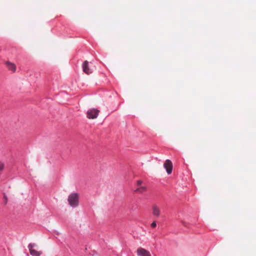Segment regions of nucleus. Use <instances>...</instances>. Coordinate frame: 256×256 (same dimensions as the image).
<instances>
[{
  "instance_id": "nucleus-7",
  "label": "nucleus",
  "mask_w": 256,
  "mask_h": 256,
  "mask_svg": "<svg viewBox=\"0 0 256 256\" xmlns=\"http://www.w3.org/2000/svg\"><path fill=\"white\" fill-rule=\"evenodd\" d=\"M152 214L156 217H159L160 214V208L156 204H154L152 208Z\"/></svg>"
},
{
  "instance_id": "nucleus-6",
  "label": "nucleus",
  "mask_w": 256,
  "mask_h": 256,
  "mask_svg": "<svg viewBox=\"0 0 256 256\" xmlns=\"http://www.w3.org/2000/svg\"><path fill=\"white\" fill-rule=\"evenodd\" d=\"M82 70L87 74H92V71L88 66V62L87 60H85L82 66Z\"/></svg>"
},
{
  "instance_id": "nucleus-10",
  "label": "nucleus",
  "mask_w": 256,
  "mask_h": 256,
  "mask_svg": "<svg viewBox=\"0 0 256 256\" xmlns=\"http://www.w3.org/2000/svg\"><path fill=\"white\" fill-rule=\"evenodd\" d=\"M4 168V165L3 163L2 162H0V172Z\"/></svg>"
},
{
  "instance_id": "nucleus-9",
  "label": "nucleus",
  "mask_w": 256,
  "mask_h": 256,
  "mask_svg": "<svg viewBox=\"0 0 256 256\" xmlns=\"http://www.w3.org/2000/svg\"><path fill=\"white\" fill-rule=\"evenodd\" d=\"M146 190V186H141L138 188L135 192L138 193H142Z\"/></svg>"
},
{
  "instance_id": "nucleus-5",
  "label": "nucleus",
  "mask_w": 256,
  "mask_h": 256,
  "mask_svg": "<svg viewBox=\"0 0 256 256\" xmlns=\"http://www.w3.org/2000/svg\"><path fill=\"white\" fill-rule=\"evenodd\" d=\"M138 256H151L150 252L146 249L138 248L136 250Z\"/></svg>"
},
{
  "instance_id": "nucleus-3",
  "label": "nucleus",
  "mask_w": 256,
  "mask_h": 256,
  "mask_svg": "<svg viewBox=\"0 0 256 256\" xmlns=\"http://www.w3.org/2000/svg\"><path fill=\"white\" fill-rule=\"evenodd\" d=\"M36 246L34 243H30L28 246V248L30 254L32 256H40L42 254V252L37 251L34 248Z\"/></svg>"
},
{
  "instance_id": "nucleus-4",
  "label": "nucleus",
  "mask_w": 256,
  "mask_h": 256,
  "mask_svg": "<svg viewBox=\"0 0 256 256\" xmlns=\"http://www.w3.org/2000/svg\"><path fill=\"white\" fill-rule=\"evenodd\" d=\"M164 168L166 169L168 174L172 173V164L169 160H166L164 164Z\"/></svg>"
},
{
  "instance_id": "nucleus-1",
  "label": "nucleus",
  "mask_w": 256,
  "mask_h": 256,
  "mask_svg": "<svg viewBox=\"0 0 256 256\" xmlns=\"http://www.w3.org/2000/svg\"><path fill=\"white\" fill-rule=\"evenodd\" d=\"M79 196L77 193H72L68 197V202L72 207H76L78 205Z\"/></svg>"
},
{
  "instance_id": "nucleus-2",
  "label": "nucleus",
  "mask_w": 256,
  "mask_h": 256,
  "mask_svg": "<svg viewBox=\"0 0 256 256\" xmlns=\"http://www.w3.org/2000/svg\"><path fill=\"white\" fill-rule=\"evenodd\" d=\"M100 112V110L98 109L92 108L90 109L87 112V118L89 119L96 118Z\"/></svg>"
},
{
  "instance_id": "nucleus-11",
  "label": "nucleus",
  "mask_w": 256,
  "mask_h": 256,
  "mask_svg": "<svg viewBox=\"0 0 256 256\" xmlns=\"http://www.w3.org/2000/svg\"><path fill=\"white\" fill-rule=\"evenodd\" d=\"M156 226V222H154L151 224V226L153 228H155Z\"/></svg>"
},
{
  "instance_id": "nucleus-12",
  "label": "nucleus",
  "mask_w": 256,
  "mask_h": 256,
  "mask_svg": "<svg viewBox=\"0 0 256 256\" xmlns=\"http://www.w3.org/2000/svg\"><path fill=\"white\" fill-rule=\"evenodd\" d=\"M142 182L141 180H138L137 181V185H138V186H139V187L141 185Z\"/></svg>"
},
{
  "instance_id": "nucleus-8",
  "label": "nucleus",
  "mask_w": 256,
  "mask_h": 256,
  "mask_svg": "<svg viewBox=\"0 0 256 256\" xmlns=\"http://www.w3.org/2000/svg\"><path fill=\"white\" fill-rule=\"evenodd\" d=\"M6 64L8 70H11L12 72H14L16 71V66L14 64L6 62Z\"/></svg>"
}]
</instances>
